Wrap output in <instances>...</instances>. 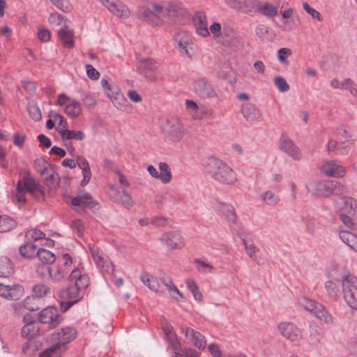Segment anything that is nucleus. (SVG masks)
<instances>
[{
  "instance_id": "c756f323",
  "label": "nucleus",
  "mask_w": 357,
  "mask_h": 357,
  "mask_svg": "<svg viewBox=\"0 0 357 357\" xmlns=\"http://www.w3.org/2000/svg\"><path fill=\"white\" fill-rule=\"evenodd\" d=\"M339 280L327 279L324 282V289L327 296L333 300H337L341 294L342 287Z\"/></svg>"
},
{
  "instance_id": "f257e3e1",
  "label": "nucleus",
  "mask_w": 357,
  "mask_h": 357,
  "mask_svg": "<svg viewBox=\"0 0 357 357\" xmlns=\"http://www.w3.org/2000/svg\"><path fill=\"white\" fill-rule=\"evenodd\" d=\"M204 167L206 172L220 183L232 184L237 180L232 168L218 158H208L204 163Z\"/></svg>"
},
{
  "instance_id": "ddd939ff",
  "label": "nucleus",
  "mask_w": 357,
  "mask_h": 357,
  "mask_svg": "<svg viewBox=\"0 0 357 357\" xmlns=\"http://www.w3.org/2000/svg\"><path fill=\"white\" fill-rule=\"evenodd\" d=\"M158 68L157 63L151 58L138 56L137 57V72L149 79H153V73Z\"/></svg>"
},
{
  "instance_id": "bb28decb",
  "label": "nucleus",
  "mask_w": 357,
  "mask_h": 357,
  "mask_svg": "<svg viewBox=\"0 0 357 357\" xmlns=\"http://www.w3.org/2000/svg\"><path fill=\"white\" fill-rule=\"evenodd\" d=\"M331 86L335 89L349 90L354 97L357 98V84L350 78H345L342 81L333 79Z\"/></svg>"
},
{
  "instance_id": "a211bd4d",
  "label": "nucleus",
  "mask_w": 357,
  "mask_h": 357,
  "mask_svg": "<svg viewBox=\"0 0 357 357\" xmlns=\"http://www.w3.org/2000/svg\"><path fill=\"white\" fill-rule=\"evenodd\" d=\"M279 147L280 150L286 153L294 160H299L301 158V153L298 147L294 144L285 133H282L280 137Z\"/></svg>"
},
{
  "instance_id": "8fccbe9b",
  "label": "nucleus",
  "mask_w": 357,
  "mask_h": 357,
  "mask_svg": "<svg viewBox=\"0 0 357 357\" xmlns=\"http://www.w3.org/2000/svg\"><path fill=\"white\" fill-rule=\"evenodd\" d=\"M187 287L192 292L194 298L197 301L203 300V294L199 291V287L195 281L192 279H187L185 282Z\"/></svg>"
},
{
  "instance_id": "37998d69",
  "label": "nucleus",
  "mask_w": 357,
  "mask_h": 357,
  "mask_svg": "<svg viewBox=\"0 0 357 357\" xmlns=\"http://www.w3.org/2000/svg\"><path fill=\"white\" fill-rule=\"evenodd\" d=\"M158 179H160L162 183L166 184L169 183L172 178V174L169 165L166 162H161L158 164Z\"/></svg>"
},
{
  "instance_id": "aec40b11",
  "label": "nucleus",
  "mask_w": 357,
  "mask_h": 357,
  "mask_svg": "<svg viewBox=\"0 0 357 357\" xmlns=\"http://www.w3.org/2000/svg\"><path fill=\"white\" fill-rule=\"evenodd\" d=\"M182 333L195 347L199 350H204L206 347V337L199 331L189 327H182Z\"/></svg>"
},
{
  "instance_id": "cd10ccee",
  "label": "nucleus",
  "mask_w": 357,
  "mask_h": 357,
  "mask_svg": "<svg viewBox=\"0 0 357 357\" xmlns=\"http://www.w3.org/2000/svg\"><path fill=\"white\" fill-rule=\"evenodd\" d=\"M63 46L67 49H72L75 46L74 31L64 25L57 31Z\"/></svg>"
},
{
  "instance_id": "39448f33",
  "label": "nucleus",
  "mask_w": 357,
  "mask_h": 357,
  "mask_svg": "<svg viewBox=\"0 0 357 357\" xmlns=\"http://www.w3.org/2000/svg\"><path fill=\"white\" fill-rule=\"evenodd\" d=\"M340 285L344 301L351 309L357 310V277L353 273H347L341 278Z\"/></svg>"
},
{
  "instance_id": "1a4fd4ad",
  "label": "nucleus",
  "mask_w": 357,
  "mask_h": 357,
  "mask_svg": "<svg viewBox=\"0 0 357 357\" xmlns=\"http://www.w3.org/2000/svg\"><path fill=\"white\" fill-rule=\"evenodd\" d=\"M153 10L158 17L169 18L184 16L187 14V10L180 1H169L164 5L154 4Z\"/></svg>"
},
{
  "instance_id": "5fc2aeb1",
  "label": "nucleus",
  "mask_w": 357,
  "mask_h": 357,
  "mask_svg": "<svg viewBox=\"0 0 357 357\" xmlns=\"http://www.w3.org/2000/svg\"><path fill=\"white\" fill-rule=\"evenodd\" d=\"M227 38H223L222 42L221 43L222 45L231 47L235 49H239L242 47L243 43L241 40V38L237 36H226Z\"/></svg>"
},
{
  "instance_id": "bf43d9fd",
  "label": "nucleus",
  "mask_w": 357,
  "mask_h": 357,
  "mask_svg": "<svg viewBox=\"0 0 357 357\" xmlns=\"http://www.w3.org/2000/svg\"><path fill=\"white\" fill-rule=\"evenodd\" d=\"M25 236L28 240L36 241L45 238V234L39 229H31L26 231Z\"/></svg>"
},
{
  "instance_id": "c03bdc74",
  "label": "nucleus",
  "mask_w": 357,
  "mask_h": 357,
  "mask_svg": "<svg viewBox=\"0 0 357 357\" xmlns=\"http://www.w3.org/2000/svg\"><path fill=\"white\" fill-rule=\"evenodd\" d=\"M37 250L36 245L30 243H24L19 248L20 255L30 259L36 257Z\"/></svg>"
},
{
  "instance_id": "2f4dec72",
  "label": "nucleus",
  "mask_w": 357,
  "mask_h": 357,
  "mask_svg": "<svg viewBox=\"0 0 357 357\" xmlns=\"http://www.w3.org/2000/svg\"><path fill=\"white\" fill-rule=\"evenodd\" d=\"M71 204L73 206H84L89 208H93L97 204L91 195L87 192L81 193L74 197L71 200Z\"/></svg>"
},
{
  "instance_id": "2eb2a0df",
  "label": "nucleus",
  "mask_w": 357,
  "mask_h": 357,
  "mask_svg": "<svg viewBox=\"0 0 357 357\" xmlns=\"http://www.w3.org/2000/svg\"><path fill=\"white\" fill-rule=\"evenodd\" d=\"M278 328L284 337L291 342H297L303 338V331L296 325L291 322H282Z\"/></svg>"
},
{
  "instance_id": "c9c22d12",
  "label": "nucleus",
  "mask_w": 357,
  "mask_h": 357,
  "mask_svg": "<svg viewBox=\"0 0 357 357\" xmlns=\"http://www.w3.org/2000/svg\"><path fill=\"white\" fill-rule=\"evenodd\" d=\"M209 36L212 35L213 38L218 43H222L225 36H228V33L225 28L222 27L220 23L218 22H213L208 26Z\"/></svg>"
},
{
  "instance_id": "f3484780",
  "label": "nucleus",
  "mask_w": 357,
  "mask_h": 357,
  "mask_svg": "<svg viewBox=\"0 0 357 357\" xmlns=\"http://www.w3.org/2000/svg\"><path fill=\"white\" fill-rule=\"evenodd\" d=\"M24 293V288L20 284L0 283V296L5 299L18 300Z\"/></svg>"
},
{
  "instance_id": "f03ea898",
  "label": "nucleus",
  "mask_w": 357,
  "mask_h": 357,
  "mask_svg": "<svg viewBox=\"0 0 357 357\" xmlns=\"http://www.w3.org/2000/svg\"><path fill=\"white\" fill-rule=\"evenodd\" d=\"M26 193L38 198L43 195L41 186L29 174H26L17 181L16 190L12 195V200L17 204H24L26 202Z\"/></svg>"
},
{
  "instance_id": "f8f14e48",
  "label": "nucleus",
  "mask_w": 357,
  "mask_h": 357,
  "mask_svg": "<svg viewBox=\"0 0 357 357\" xmlns=\"http://www.w3.org/2000/svg\"><path fill=\"white\" fill-rule=\"evenodd\" d=\"M307 190L317 197H328L333 195V181H314L309 183Z\"/></svg>"
},
{
  "instance_id": "6ab92c4d",
  "label": "nucleus",
  "mask_w": 357,
  "mask_h": 357,
  "mask_svg": "<svg viewBox=\"0 0 357 357\" xmlns=\"http://www.w3.org/2000/svg\"><path fill=\"white\" fill-rule=\"evenodd\" d=\"M320 170L326 176L333 178H342L346 175L345 168L340 162L334 160L324 162Z\"/></svg>"
},
{
  "instance_id": "49530a36",
  "label": "nucleus",
  "mask_w": 357,
  "mask_h": 357,
  "mask_svg": "<svg viewBox=\"0 0 357 357\" xmlns=\"http://www.w3.org/2000/svg\"><path fill=\"white\" fill-rule=\"evenodd\" d=\"M23 307L29 311L38 310L42 305V301L35 296L31 295L26 296L23 302Z\"/></svg>"
},
{
  "instance_id": "a18cd8bd",
  "label": "nucleus",
  "mask_w": 357,
  "mask_h": 357,
  "mask_svg": "<svg viewBox=\"0 0 357 357\" xmlns=\"http://www.w3.org/2000/svg\"><path fill=\"white\" fill-rule=\"evenodd\" d=\"M36 257L43 264H52L56 261L54 254L45 248H39L37 250Z\"/></svg>"
},
{
  "instance_id": "13d9d810",
  "label": "nucleus",
  "mask_w": 357,
  "mask_h": 357,
  "mask_svg": "<svg viewBox=\"0 0 357 357\" xmlns=\"http://www.w3.org/2000/svg\"><path fill=\"white\" fill-rule=\"evenodd\" d=\"M238 235L243 241L246 253L250 256V257L254 258L255 253L258 250V248L254 245L252 242L247 241L241 233L238 232Z\"/></svg>"
},
{
  "instance_id": "680f3d73",
  "label": "nucleus",
  "mask_w": 357,
  "mask_h": 357,
  "mask_svg": "<svg viewBox=\"0 0 357 357\" xmlns=\"http://www.w3.org/2000/svg\"><path fill=\"white\" fill-rule=\"evenodd\" d=\"M12 271L11 264L6 257L0 259V275L6 277Z\"/></svg>"
},
{
  "instance_id": "e2e57ef3",
  "label": "nucleus",
  "mask_w": 357,
  "mask_h": 357,
  "mask_svg": "<svg viewBox=\"0 0 357 357\" xmlns=\"http://www.w3.org/2000/svg\"><path fill=\"white\" fill-rule=\"evenodd\" d=\"M340 221L349 229V231H357V223L354 222L352 218L346 214L340 215Z\"/></svg>"
},
{
  "instance_id": "79ce46f5",
  "label": "nucleus",
  "mask_w": 357,
  "mask_h": 357,
  "mask_svg": "<svg viewBox=\"0 0 357 357\" xmlns=\"http://www.w3.org/2000/svg\"><path fill=\"white\" fill-rule=\"evenodd\" d=\"M340 200L343 204L344 210L353 215L357 213V200L347 196H341Z\"/></svg>"
},
{
  "instance_id": "f704fd0d",
  "label": "nucleus",
  "mask_w": 357,
  "mask_h": 357,
  "mask_svg": "<svg viewBox=\"0 0 357 357\" xmlns=\"http://www.w3.org/2000/svg\"><path fill=\"white\" fill-rule=\"evenodd\" d=\"M259 198L264 204L270 206H275L280 202V196L276 192L271 189L262 192Z\"/></svg>"
},
{
  "instance_id": "20e7f679",
  "label": "nucleus",
  "mask_w": 357,
  "mask_h": 357,
  "mask_svg": "<svg viewBox=\"0 0 357 357\" xmlns=\"http://www.w3.org/2000/svg\"><path fill=\"white\" fill-rule=\"evenodd\" d=\"M73 261V257L68 253L59 256L56 262L49 266V279L54 283L62 282L67 276Z\"/></svg>"
},
{
  "instance_id": "4be33fe9",
  "label": "nucleus",
  "mask_w": 357,
  "mask_h": 357,
  "mask_svg": "<svg viewBox=\"0 0 357 357\" xmlns=\"http://www.w3.org/2000/svg\"><path fill=\"white\" fill-rule=\"evenodd\" d=\"M160 241L171 250L180 248L183 245V238L176 231L164 233L160 237Z\"/></svg>"
},
{
  "instance_id": "4468645a",
  "label": "nucleus",
  "mask_w": 357,
  "mask_h": 357,
  "mask_svg": "<svg viewBox=\"0 0 357 357\" xmlns=\"http://www.w3.org/2000/svg\"><path fill=\"white\" fill-rule=\"evenodd\" d=\"M77 335V331L75 328L72 327L63 328L59 332L52 335V339L57 341V342L52 345L51 347H54V350L60 356L59 349L61 345L72 341Z\"/></svg>"
},
{
  "instance_id": "423d86ee",
  "label": "nucleus",
  "mask_w": 357,
  "mask_h": 357,
  "mask_svg": "<svg viewBox=\"0 0 357 357\" xmlns=\"http://www.w3.org/2000/svg\"><path fill=\"white\" fill-rule=\"evenodd\" d=\"M100 83L105 94L113 105L120 110L125 109L128 105V100L118 85L112 79L106 78H102Z\"/></svg>"
},
{
  "instance_id": "338daca9",
  "label": "nucleus",
  "mask_w": 357,
  "mask_h": 357,
  "mask_svg": "<svg viewBox=\"0 0 357 357\" xmlns=\"http://www.w3.org/2000/svg\"><path fill=\"white\" fill-rule=\"evenodd\" d=\"M81 100L83 104L88 107H93L96 105V99L95 96L89 92L83 93Z\"/></svg>"
},
{
  "instance_id": "09e8293b",
  "label": "nucleus",
  "mask_w": 357,
  "mask_h": 357,
  "mask_svg": "<svg viewBox=\"0 0 357 357\" xmlns=\"http://www.w3.org/2000/svg\"><path fill=\"white\" fill-rule=\"evenodd\" d=\"M194 264L197 271L202 274L212 273L215 271V268L210 263L202 259H195Z\"/></svg>"
},
{
  "instance_id": "dca6fc26",
  "label": "nucleus",
  "mask_w": 357,
  "mask_h": 357,
  "mask_svg": "<svg viewBox=\"0 0 357 357\" xmlns=\"http://www.w3.org/2000/svg\"><path fill=\"white\" fill-rule=\"evenodd\" d=\"M38 317L41 323L48 324L52 328L57 326L61 320L58 309L53 306L44 308L38 313Z\"/></svg>"
},
{
  "instance_id": "864d4df0",
  "label": "nucleus",
  "mask_w": 357,
  "mask_h": 357,
  "mask_svg": "<svg viewBox=\"0 0 357 357\" xmlns=\"http://www.w3.org/2000/svg\"><path fill=\"white\" fill-rule=\"evenodd\" d=\"M178 46L181 52L185 54L189 57H191L192 54L190 50H192L193 46V43L191 39L187 36L183 37L179 41Z\"/></svg>"
},
{
  "instance_id": "0eeeda50",
  "label": "nucleus",
  "mask_w": 357,
  "mask_h": 357,
  "mask_svg": "<svg viewBox=\"0 0 357 357\" xmlns=\"http://www.w3.org/2000/svg\"><path fill=\"white\" fill-rule=\"evenodd\" d=\"M298 303L305 310L312 312L319 320L327 324H331L333 319L331 314L326 310L324 306L319 303L302 296L298 298Z\"/></svg>"
},
{
  "instance_id": "4d7b16f0",
  "label": "nucleus",
  "mask_w": 357,
  "mask_h": 357,
  "mask_svg": "<svg viewBox=\"0 0 357 357\" xmlns=\"http://www.w3.org/2000/svg\"><path fill=\"white\" fill-rule=\"evenodd\" d=\"M185 107L186 109L190 112L192 117L194 119H202V116L200 114V109L197 104L192 100H185Z\"/></svg>"
},
{
  "instance_id": "e433bc0d",
  "label": "nucleus",
  "mask_w": 357,
  "mask_h": 357,
  "mask_svg": "<svg viewBox=\"0 0 357 357\" xmlns=\"http://www.w3.org/2000/svg\"><path fill=\"white\" fill-rule=\"evenodd\" d=\"M59 132L63 140L75 139L81 141L85 138V134L82 130H69L63 127L59 130Z\"/></svg>"
},
{
  "instance_id": "393cba45",
  "label": "nucleus",
  "mask_w": 357,
  "mask_h": 357,
  "mask_svg": "<svg viewBox=\"0 0 357 357\" xmlns=\"http://www.w3.org/2000/svg\"><path fill=\"white\" fill-rule=\"evenodd\" d=\"M241 113L248 121H259L262 119L260 110L250 102L244 103L241 105Z\"/></svg>"
},
{
  "instance_id": "473e14b6",
  "label": "nucleus",
  "mask_w": 357,
  "mask_h": 357,
  "mask_svg": "<svg viewBox=\"0 0 357 357\" xmlns=\"http://www.w3.org/2000/svg\"><path fill=\"white\" fill-rule=\"evenodd\" d=\"M353 231L340 229L339 237L344 244L357 252V235L354 234Z\"/></svg>"
},
{
  "instance_id": "4c0bfd02",
  "label": "nucleus",
  "mask_w": 357,
  "mask_h": 357,
  "mask_svg": "<svg viewBox=\"0 0 357 357\" xmlns=\"http://www.w3.org/2000/svg\"><path fill=\"white\" fill-rule=\"evenodd\" d=\"M257 12L261 13L263 15L268 18H273L278 15V8L271 3H261L259 1Z\"/></svg>"
},
{
  "instance_id": "7ed1b4c3",
  "label": "nucleus",
  "mask_w": 357,
  "mask_h": 357,
  "mask_svg": "<svg viewBox=\"0 0 357 357\" xmlns=\"http://www.w3.org/2000/svg\"><path fill=\"white\" fill-rule=\"evenodd\" d=\"M160 127L165 137L172 142H180L184 136V126L176 116L162 118Z\"/></svg>"
},
{
  "instance_id": "a878e982",
  "label": "nucleus",
  "mask_w": 357,
  "mask_h": 357,
  "mask_svg": "<svg viewBox=\"0 0 357 357\" xmlns=\"http://www.w3.org/2000/svg\"><path fill=\"white\" fill-rule=\"evenodd\" d=\"M353 144L354 140L351 139H347L342 142H337L336 140L329 139L327 144V149L328 152L336 151L337 154L347 155Z\"/></svg>"
},
{
  "instance_id": "412c9836",
  "label": "nucleus",
  "mask_w": 357,
  "mask_h": 357,
  "mask_svg": "<svg viewBox=\"0 0 357 357\" xmlns=\"http://www.w3.org/2000/svg\"><path fill=\"white\" fill-rule=\"evenodd\" d=\"M192 22L199 36L204 38L209 36L207 16L204 12H197L192 17Z\"/></svg>"
},
{
  "instance_id": "3c124183",
  "label": "nucleus",
  "mask_w": 357,
  "mask_h": 357,
  "mask_svg": "<svg viewBox=\"0 0 357 357\" xmlns=\"http://www.w3.org/2000/svg\"><path fill=\"white\" fill-rule=\"evenodd\" d=\"M15 226V222L13 218L7 215L0 216V232H7L13 229Z\"/></svg>"
},
{
  "instance_id": "c85d7f7f",
  "label": "nucleus",
  "mask_w": 357,
  "mask_h": 357,
  "mask_svg": "<svg viewBox=\"0 0 357 357\" xmlns=\"http://www.w3.org/2000/svg\"><path fill=\"white\" fill-rule=\"evenodd\" d=\"M77 166L82 170L83 178L80 182L81 186H86L91 180V172L87 160L82 155L77 156Z\"/></svg>"
},
{
  "instance_id": "69168bd1",
  "label": "nucleus",
  "mask_w": 357,
  "mask_h": 357,
  "mask_svg": "<svg viewBox=\"0 0 357 357\" xmlns=\"http://www.w3.org/2000/svg\"><path fill=\"white\" fill-rule=\"evenodd\" d=\"M273 82L275 86L282 93L286 92L289 89V84L286 79L281 76L275 77L273 79Z\"/></svg>"
},
{
  "instance_id": "58836bf2",
  "label": "nucleus",
  "mask_w": 357,
  "mask_h": 357,
  "mask_svg": "<svg viewBox=\"0 0 357 357\" xmlns=\"http://www.w3.org/2000/svg\"><path fill=\"white\" fill-rule=\"evenodd\" d=\"M116 197H114L116 202L123 205L127 208H129L133 206L134 201L128 191H116Z\"/></svg>"
},
{
  "instance_id": "603ef678",
  "label": "nucleus",
  "mask_w": 357,
  "mask_h": 357,
  "mask_svg": "<svg viewBox=\"0 0 357 357\" xmlns=\"http://www.w3.org/2000/svg\"><path fill=\"white\" fill-rule=\"evenodd\" d=\"M33 295L41 300V298L50 293V288L45 284H37L33 287Z\"/></svg>"
},
{
  "instance_id": "052dcab7",
  "label": "nucleus",
  "mask_w": 357,
  "mask_h": 357,
  "mask_svg": "<svg viewBox=\"0 0 357 357\" xmlns=\"http://www.w3.org/2000/svg\"><path fill=\"white\" fill-rule=\"evenodd\" d=\"M292 54L291 50L289 48L282 47L278 51V59L280 63L284 65H289V62L287 60V57L291 56Z\"/></svg>"
},
{
  "instance_id": "b1692460",
  "label": "nucleus",
  "mask_w": 357,
  "mask_h": 357,
  "mask_svg": "<svg viewBox=\"0 0 357 357\" xmlns=\"http://www.w3.org/2000/svg\"><path fill=\"white\" fill-rule=\"evenodd\" d=\"M347 273H351L346 266L333 262L327 268L326 277L327 279L339 280L344 278Z\"/></svg>"
},
{
  "instance_id": "72a5a7b5",
  "label": "nucleus",
  "mask_w": 357,
  "mask_h": 357,
  "mask_svg": "<svg viewBox=\"0 0 357 357\" xmlns=\"http://www.w3.org/2000/svg\"><path fill=\"white\" fill-rule=\"evenodd\" d=\"M84 289L75 284H72L66 289L61 291L59 296L63 300H69L77 303L79 300V293Z\"/></svg>"
},
{
  "instance_id": "0e129e2a",
  "label": "nucleus",
  "mask_w": 357,
  "mask_h": 357,
  "mask_svg": "<svg viewBox=\"0 0 357 357\" xmlns=\"http://www.w3.org/2000/svg\"><path fill=\"white\" fill-rule=\"evenodd\" d=\"M30 116L35 121L41 119L42 115L39 107L34 102H30L27 107Z\"/></svg>"
},
{
  "instance_id": "a19ab883",
  "label": "nucleus",
  "mask_w": 357,
  "mask_h": 357,
  "mask_svg": "<svg viewBox=\"0 0 357 357\" xmlns=\"http://www.w3.org/2000/svg\"><path fill=\"white\" fill-rule=\"evenodd\" d=\"M142 282L153 291H160V284L157 278L146 272H143L141 275Z\"/></svg>"
},
{
  "instance_id": "774afa93",
  "label": "nucleus",
  "mask_w": 357,
  "mask_h": 357,
  "mask_svg": "<svg viewBox=\"0 0 357 357\" xmlns=\"http://www.w3.org/2000/svg\"><path fill=\"white\" fill-rule=\"evenodd\" d=\"M138 17L143 21L151 22L154 13L147 8L142 7L138 10Z\"/></svg>"
},
{
  "instance_id": "6e6d98bb",
  "label": "nucleus",
  "mask_w": 357,
  "mask_h": 357,
  "mask_svg": "<svg viewBox=\"0 0 357 357\" xmlns=\"http://www.w3.org/2000/svg\"><path fill=\"white\" fill-rule=\"evenodd\" d=\"M21 333L22 337L32 339L38 333V328L36 324H25Z\"/></svg>"
},
{
  "instance_id": "de8ad7c7",
  "label": "nucleus",
  "mask_w": 357,
  "mask_h": 357,
  "mask_svg": "<svg viewBox=\"0 0 357 357\" xmlns=\"http://www.w3.org/2000/svg\"><path fill=\"white\" fill-rule=\"evenodd\" d=\"M259 1L258 0H241L239 10L245 13H251L258 10Z\"/></svg>"
},
{
  "instance_id": "7c9ffc66",
  "label": "nucleus",
  "mask_w": 357,
  "mask_h": 357,
  "mask_svg": "<svg viewBox=\"0 0 357 357\" xmlns=\"http://www.w3.org/2000/svg\"><path fill=\"white\" fill-rule=\"evenodd\" d=\"M166 340L169 342L173 350L178 351L181 349V343L178 340L177 335L174 328L168 324L163 326L162 328Z\"/></svg>"
},
{
  "instance_id": "9b49d317",
  "label": "nucleus",
  "mask_w": 357,
  "mask_h": 357,
  "mask_svg": "<svg viewBox=\"0 0 357 357\" xmlns=\"http://www.w3.org/2000/svg\"><path fill=\"white\" fill-rule=\"evenodd\" d=\"M56 104L63 107L65 114L72 119L78 117L82 112L81 103L66 93H60L57 96Z\"/></svg>"
},
{
  "instance_id": "5701e85b",
  "label": "nucleus",
  "mask_w": 357,
  "mask_h": 357,
  "mask_svg": "<svg viewBox=\"0 0 357 357\" xmlns=\"http://www.w3.org/2000/svg\"><path fill=\"white\" fill-rule=\"evenodd\" d=\"M69 280L73 282L75 285L83 289H86L89 284V278L84 271L82 264L73 269Z\"/></svg>"
},
{
  "instance_id": "9d476101",
  "label": "nucleus",
  "mask_w": 357,
  "mask_h": 357,
  "mask_svg": "<svg viewBox=\"0 0 357 357\" xmlns=\"http://www.w3.org/2000/svg\"><path fill=\"white\" fill-rule=\"evenodd\" d=\"M192 89L194 93L202 99H212L218 97L217 91L211 81L205 77L194 79Z\"/></svg>"
},
{
  "instance_id": "6e6552de",
  "label": "nucleus",
  "mask_w": 357,
  "mask_h": 357,
  "mask_svg": "<svg viewBox=\"0 0 357 357\" xmlns=\"http://www.w3.org/2000/svg\"><path fill=\"white\" fill-rule=\"evenodd\" d=\"M88 249L97 268L102 274L112 275L114 272V266L109 257L95 244L89 243Z\"/></svg>"
},
{
  "instance_id": "ea45409f",
  "label": "nucleus",
  "mask_w": 357,
  "mask_h": 357,
  "mask_svg": "<svg viewBox=\"0 0 357 357\" xmlns=\"http://www.w3.org/2000/svg\"><path fill=\"white\" fill-rule=\"evenodd\" d=\"M220 213L225 216L230 224L234 225L237 221V215L233 206L229 204H221Z\"/></svg>"
}]
</instances>
